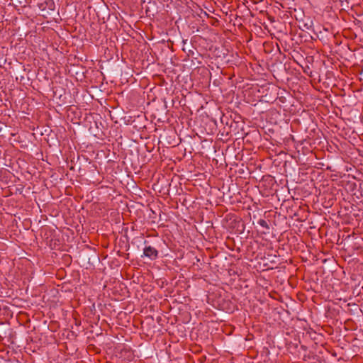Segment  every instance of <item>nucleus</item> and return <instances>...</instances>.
<instances>
[{
  "instance_id": "4",
  "label": "nucleus",
  "mask_w": 363,
  "mask_h": 363,
  "mask_svg": "<svg viewBox=\"0 0 363 363\" xmlns=\"http://www.w3.org/2000/svg\"><path fill=\"white\" fill-rule=\"evenodd\" d=\"M186 40H183L184 43H186Z\"/></svg>"
},
{
  "instance_id": "3",
  "label": "nucleus",
  "mask_w": 363,
  "mask_h": 363,
  "mask_svg": "<svg viewBox=\"0 0 363 363\" xmlns=\"http://www.w3.org/2000/svg\"><path fill=\"white\" fill-rule=\"evenodd\" d=\"M259 225H260L262 227L264 228L267 230L269 229V226L267 221L264 219H259L258 221Z\"/></svg>"
},
{
  "instance_id": "2",
  "label": "nucleus",
  "mask_w": 363,
  "mask_h": 363,
  "mask_svg": "<svg viewBox=\"0 0 363 363\" xmlns=\"http://www.w3.org/2000/svg\"><path fill=\"white\" fill-rule=\"evenodd\" d=\"M143 255L151 260H154L158 257V251L153 247L147 246L144 248Z\"/></svg>"
},
{
  "instance_id": "1",
  "label": "nucleus",
  "mask_w": 363,
  "mask_h": 363,
  "mask_svg": "<svg viewBox=\"0 0 363 363\" xmlns=\"http://www.w3.org/2000/svg\"><path fill=\"white\" fill-rule=\"evenodd\" d=\"M39 9L42 11H45L46 14H50L51 11L55 9V4L53 0H45L44 2L39 4Z\"/></svg>"
}]
</instances>
